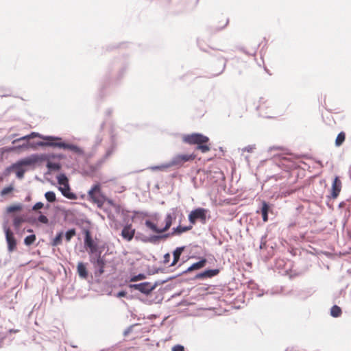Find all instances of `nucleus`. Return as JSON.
<instances>
[{
    "instance_id": "nucleus-1",
    "label": "nucleus",
    "mask_w": 351,
    "mask_h": 351,
    "mask_svg": "<svg viewBox=\"0 0 351 351\" xmlns=\"http://www.w3.org/2000/svg\"><path fill=\"white\" fill-rule=\"evenodd\" d=\"M13 146L7 148L8 151L14 152L21 149H32L36 150L38 147H51L64 150H69L77 156L88 159L92 153H86L80 147L68 143L62 138L56 136H44L36 132L21 136L12 141Z\"/></svg>"
},
{
    "instance_id": "nucleus-2",
    "label": "nucleus",
    "mask_w": 351,
    "mask_h": 351,
    "mask_svg": "<svg viewBox=\"0 0 351 351\" xmlns=\"http://www.w3.org/2000/svg\"><path fill=\"white\" fill-rule=\"evenodd\" d=\"M84 247L89 255V261L93 265L95 277L99 278L104 273L106 260L101 254L104 246L99 245L93 239L91 232L88 229L84 230Z\"/></svg>"
},
{
    "instance_id": "nucleus-3",
    "label": "nucleus",
    "mask_w": 351,
    "mask_h": 351,
    "mask_svg": "<svg viewBox=\"0 0 351 351\" xmlns=\"http://www.w3.org/2000/svg\"><path fill=\"white\" fill-rule=\"evenodd\" d=\"M128 66V60L123 56L116 58L112 60L102 78L100 91L101 92L103 89L111 84L120 81L126 74Z\"/></svg>"
},
{
    "instance_id": "nucleus-4",
    "label": "nucleus",
    "mask_w": 351,
    "mask_h": 351,
    "mask_svg": "<svg viewBox=\"0 0 351 351\" xmlns=\"http://www.w3.org/2000/svg\"><path fill=\"white\" fill-rule=\"evenodd\" d=\"M182 140L186 144L196 145V149L201 151L202 153H206L210 149V146L207 145L209 142V138L203 134L194 132L183 134Z\"/></svg>"
},
{
    "instance_id": "nucleus-5",
    "label": "nucleus",
    "mask_w": 351,
    "mask_h": 351,
    "mask_svg": "<svg viewBox=\"0 0 351 351\" xmlns=\"http://www.w3.org/2000/svg\"><path fill=\"white\" fill-rule=\"evenodd\" d=\"M88 197L89 200L96 204L97 207L102 208L105 202L108 204L114 207L115 204L111 199L107 198L101 191V185L99 182L93 184L90 189L88 191Z\"/></svg>"
},
{
    "instance_id": "nucleus-6",
    "label": "nucleus",
    "mask_w": 351,
    "mask_h": 351,
    "mask_svg": "<svg viewBox=\"0 0 351 351\" xmlns=\"http://www.w3.org/2000/svg\"><path fill=\"white\" fill-rule=\"evenodd\" d=\"M210 210L207 208L198 207L192 210L188 216L190 223L194 225L197 221H199L202 224H206L210 218Z\"/></svg>"
},
{
    "instance_id": "nucleus-7",
    "label": "nucleus",
    "mask_w": 351,
    "mask_h": 351,
    "mask_svg": "<svg viewBox=\"0 0 351 351\" xmlns=\"http://www.w3.org/2000/svg\"><path fill=\"white\" fill-rule=\"evenodd\" d=\"M195 158L194 154H177L174 156L168 162L169 167H181L184 163L192 161Z\"/></svg>"
},
{
    "instance_id": "nucleus-8",
    "label": "nucleus",
    "mask_w": 351,
    "mask_h": 351,
    "mask_svg": "<svg viewBox=\"0 0 351 351\" xmlns=\"http://www.w3.org/2000/svg\"><path fill=\"white\" fill-rule=\"evenodd\" d=\"M273 205L265 200H261L259 204L256 213H261L264 222L269 220V213H272Z\"/></svg>"
},
{
    "instance_id": "nucleus-9",
    "label": "nucleus",
    "mask_w": 351,
    "mask_h": 351,
    "mask_svg": "<svg viewBox=\"0 0 351 351\" xmlns=\"http://www.w3.org/2000/svg\"><path fill=\"white\" fill-rule=\"evenodd\" d=\"M3 230L5 234V240L8 244V250L9 252L14 251L16 248V239L14 237V233L6 226L3 225Z\"/></svg>"
},
{
    "instance_id": "nucleus-10",
    "label": "nucleus",
    "mask_w": 351,
    "mask_h": 351,
    "mask_svg": "<svg viewBox=\"0 0 351 351\" xmlns=\"http://www.w3.org/2000/svg\"><path fill=\"white\" fill-rule=\"evenodd\" d=\"M135 233L136 230L132 228V223L128 221L126 224H124L121 235L124 240L131 241L134 237Z\"/></svg>"
},
{
    "instance_id": "nucleus-11",
    "label": "nucleus",
    "mask_w": 351,
    "mask_h": 351,
    "mask_svg": "<svg viewBox=\"0 0 351 351\" xmlns=\"http://www.w3.org/2000/svg\"><path fill=\"white\" fill-rule=\"evenodd\" d=\"M341 182L338 176H335L332 181L330 195L327 196V199L330 200L331 198H337L341 191Z\"/></svg>"
},
{
    "instance_id": "nucleus-12",
    "label": "nucleus",
    "mask_w": 351,
    "mask_h": 351,
    "mask_svg": "<svg viewBox=\"0 0 351 351\" xmlns=\"http://www.w3.org/2000/svg\"><path fill=\"white\" fill-rule=\"evenodd\" d=\"M207 262L208 261L206 258L202 257L199 261L193 263L186 269L182 271L180 274H186L194 271L199 270L206 265Z\"/></svg>"
},
{
    "instance_id": "nucleus-13",
    "label": "nucleus",
    "mask_w": 351,
    "mask_h": 351,
    "mask_svg": "<svg viewBox=\"0 0 351 351\" xmlns=\"http://www.w3.org/2000/svg\"><path fill=\"white\" fill-rule=\"evenodd\" d=\"M58 190L64 197L69 199L75 200L77 199V195L71 191L69 182L64 184V186H60Z\"/></svg>"
},
{
    "instance_id": "nucleus-14",
    "label": "nucleus",
    "mask_w": 351,
    "mask_h": 351,
    "mask_svg": "<svg viewBox=\"0 0 351 351\" xmlns=\"http://www.w3.org/2000/svg\"><path fill=\"white\" fill-rule=\"evenodd\" d=\"M175 207L171 208L169 211L166 214L165 217V230L167 232L169 230L173 223L176 221Z\"/></svg>"
},
{
    "instance_id": "nucleus-15",
    "label": "nucleus",
    "mask_w": 351,
    "mask_h": 351,
    "mask_svg": "<svg viewBox=\"0 0 351 351\" xmlns=\"http://www.w3.org/2000/svg\"><path fill=\"white\" fill-rule=\"evenodd\" d=\"M36 154L18 160L16 163L19 166H31L37 162Z\"/></svg>"
},
{
    "instance_id": "nucleus-16",
    "label": "nucleus",
    "mask_w": 351,
    "mask_h": 351,
    "mask_svg": "<svg viewBox=\"0 0 351 351\" xmlns=\"http://www.w3.org/2000/svg\"><path fill=\"white\" fill-rule=\"evenodd\" d=\"M186 247L185 246H180L177 247L173 252V261L169 265V267H173L176 266L180 260L181 255L182 252L184 251Z\"/></svg>"
},
{
    "instance_id": "nucleus-17",
    "label": "nucleus",
    "mask_w": 351,
    "mask_h": 351,
    "mask_svg": "<svg viewBox=\"0 0 351 351\" xmlns=\"http://www.w3.org/2000/svg\"><path fill=\"white\" fill-rule=\"evenodd\" d=\"M193 228L191 225L183 226L181 223H178V226L171 229V234L173 236H180L184 232L191 230Z\"/></svg>"
},
{
    "instance_id": "nucleus-18",
    "label": "nucleus",
    "mask_w": 351,
    "mask_h": 351,
    "mask_svg": "<svg viewBox=\"0 0 351 351\" xmlns=\"http://www.w3.org/2000/svg\"><path fill=\"white\" fill-rule=\"evenodd\" d=\"M145 225L147 228H149L153 232L156 234L163 233L166 232L164 226L162 228H158L155 223H154L149 219H146L145 221Z\"/></svg>"
},
{
    "instance_id": "nucleus-19",
    "label": "nucleus",
    "mask_w": 351,
    "mask_h": 351,
    "mask_svg": "<svg viewBox=\"0 0 351 351\" xmlns=\"http://www.w3.org/2000/svg\"><path fill=\"white\" fill-rule=\"evenodd\" d=\"M136 241H142L145 243H152L154 244V237L153 234L150 236H145L142 232H137L135 233L134 237Z\"/></svg>"
},
{
    "instance_id": "nucleus-20",
    "label": "nucleus",
    "mask_w": 351,
    "mask_h": 351,
    "mask_svg": "<svg viewBox=\"0 0 351 351\" xmlns=\"http://www.w3.org/2000/svg\"><path fill=\"white\" fill-rule=\"evenodd\" d=\"M77 271L79 276L82 279H86L88 277V271L86 269V264L80 262L77 266Z\"/></svg>"
},
{
    "instance_id": "nucleus-21",
    "label": "nucleus",
    "mask_w": 351,
    "mask_h": 351,
    "mask_svg": "<svg viewBox=\"0 0 351 351\" xmlns=\"http://www.w3.org/2000/svg\"><path fill=\"white\" fill-rule=\"evenodd\" d=\"M139 291L146 295H149L153 291L152 283L149 282H143L140 283Z\"/></svg>"
},
{
    "instance_id": "nucleus-22",
    "label": "nucleus",
    "mask_w": 351,
    "mask_h": 351,
    "mask_svg": "<svg viewBox=\"0 0 351 351\" xmlns=\"http://www.w3.org/2000/svg\"><path fill=\"white\" fill-rule=\"evenodd\" d=\"M173 236V234H171V231L169 232H163V233H160V234H153V237H154V245H157L159 243V242L162 240V241H165L166 239H167L168 238H169L170 237H172Z\"/></svg>"
},
{
    "instance_id": "nucleus-23",
    "label": "nucleus",
    "mask_w": 351,
    "mask_h": 351,
    "mask_svg": "<svg viewBox=\"0 0 351 351\" xmlns=\"http://www.w3.org/2000/svg\"><path fill=\"white\" fill-rule=\"evenodd\" d=\"M64 237V232L60 231L57 233L56 237L51 240L50 245L53 247H56L62 244Z\"/></svg>"
},
{
    "instance_id": "nucleus-24",
    "label": "nucleus",
    "mask_w": 351,
    "mask_h": 351,
    "mask_svg": "<svg viewBox=\"0 0 351 351\" xmlns=\"http://www.w3.org/2000/svg\"><path fill=\"white\" fill-rule=\"evenodd\" d=\"M46 167L49 171H58L61 169L62 165L60 162H47Z\"/></svg>"
},
{
    "instance_id": "nucleus-25",
    "label": "nucleus",
    "mask_w": 351,
    "mask_h": 351,
    "mask_svg": "<svg viewBox=\"0 0 351 351\" xmlns=\"http://www.w3.org/2000/svg\"><path fill=\"white\" fill-rule=\"evenodd\" d=\"M341 313H342L341 308L339 306L335 304L331 307L330 315L332 317H335V318L339 317L341 316Z\"/></svg>"
},
{
    "instance_id": "nucleus-26",
    "label": "nucleus",
    "mask_w": 351,
    "mask_h": 351,
    "mask_svg": "<svg viewBox=\"0 0 351 351\" xmlns=\"http://www.w3.org/2000/svg\"><path fill=\"white\" fill-rule=\"evenodd\" d=\"M346 139V134L343 132H341L338 134L335 139V145L337 147L341 146Z\"/></svg>"
},
{
    "instance_id": "nucleus-27",
    "label": "nucleus",
    "mask_w": 351,
    "mask_h": 351,
    "mask_svg": "<svg viewBox=\"0 0 351 351\" xmlns=\"http://www.w3.org/2000/svg\"><path fill=\"white\" fill-rule=\"evenodd\" d=\"M175 213L176 219L178 221V223H182V220L184 218L182 209L178 206L175 207Z\"/></svg>"
},
{
    "instance_id": "nucleus-28",
    "label": "nucleus",
    "mask_w": 351,
    "mask_h": 351,
    "mask_svg": "<svg viewBox=\"0 0 351 351\" xmlns=\"http://www.w3.org/2000/svg\"><path fill=\"white\" fill-rule=\"evenodd\" d=\"M45 197L47 200V202L50 203H53L56 201V193L51 191L46 192L45 193Z\"/></svg>"
},
{
    "instance_id": "nucleus-29",
    "label": "nucleus",
    "mask_w": 351,
    "mask_h": 351,
    "mask_svg": "<svg viewBox=\"0 0 351 351\" xmlns=\"http://www.w3.org/2000/svg\"><path fill=\"white\" fill-rule=\"evenodd\" d=\"M25 219H23L22 217L16 216L14 217L13 220V226L15 228V230H19L21 223L25 222Z\"/></svg>"
},
{
    "instance_id": "nucleus-30",
    "label": "nucleus",
    "mask_w": 351,
    "mask_h": 351,
    "mask_svg": "<svg viewBox=\"0 0 351 351\" xmlns=\"http://www.w3.org/2000/svg\"><path fill=\"white\" fill-rule=\"evenodd\" d=\"M206 274L207 278H211L217 276L220 271L219 269H208L204 270Z\"/></svg>"
},
{
    "instance_id": "nucleus-31",
    "label": "nucleus",
    "mask_w": 351,
    "mask_h": 351,
    "mask_svg": "<svg viewBox=\"0 0 351 351\" xmlns=\"http://www.w3.org/2000/svg\"><path fill=\"white\" fill-rule=\"evenodd\" d=\"M76 234V230L75 228H71V229H69L66 232L65 234H64V237H65V240L66 241V242H69L71 239L75 236Z\"/></svg>"
},
{
    "instance_id": "nucleus-32",
    "label": "nucleus",
    "mask_w": 351,
    "mask_h": 351,
    "mask_svg": "<svg viewBox=\"0 0 351 351\" xmlns=\"http://www.w3.org/2000/svg\"><path fill=\"white\" fill-rule=\"evenodd\" d=\"M112 145L110 146V147H109L107 150H106V152L104 156V158L101 160V162H103L106 159H107L109 156H111V154L113 153L114 149H115V144L114 143V140L113 138L112 139Z\"/></svg>"
},
{
    "instance_id": "nucleus-33",
    "label": "nucleus",
    "mask_w": 351,
    "mask_h": 351,
    "mask_svg": "<svg viewBox=\"0 0 351 351\" xmlns=\"http://www.w3.org/2000/svg\"><path fill=\"white\" fill-rule=\"evenodd\" d=\"M36 239V235L34 234L28 235L24 239V244L27 246H30L34 243Z\"/></svg>"
},
{
    "instance_id": "nucleus-34",
    "label": "nucleus",
    "mask_w": 351,
    "mask_h": 351,
    "mask_svg": "<svg viewBox=\"0 0 351 351\" xmlns=\"http://www.w3.org/2000/svg\"><path fill=\"white\" fill-rule=\"evenodd\" d=\"M258 105L256 106V110L262 113L263 109L266 108L267 100L264 97H261L258 101Z\"/></svg>"
},
{
    "instance_id": "nucleus-35",
    "label": "nucleus",
    "mask_w": 351,
    "mask_h": 351,
    "mask_svg": "<svg viewBox=\"0 0 351 351\" xmlns=\"http://www.w3.org/2000/svg\"><path fill=\"white\" fill-rule=\"evenodd\" d=\"M57 180H58V183L60 185V186H64V184H65L66 182H69L68 181V178L66 177V176L65 175V173H60L58 176H57Z\"/></svg>"
},
{
    "instance_id": "nucleus-36",
    "label": "nucleus",
    "mask_w": 351,
    "mask_h": 351,
    "mask_svg": "<svg viewBox=\"0 0 351 351\" xmlns=\"http://www.w3.org/2000/svg\"><path fill=\"white\" fill-rule=\"evenodd\" d=\"M168 168H169L168 162L162 164L160 165L152 166L149 167V169L152 171H164Z\"/></svg>"
},
{
    "instance_id": "nucleus-37",
    "label": "nucleus",
    "mask_w": 351,
    "mask_h": 351,
    "mask_svg": "<svg viewBox=\"0 0 351 351\" xmlns=\"http://www.w3.org/2000/svg\"><path fill=\"white\" fill-rule=\"evenodd\" d=\"M219 60H222L223 61V65H222V68L220 70V71H219L218 73H215V74H212L210 76H209L210 78L219 75L220 74H221L223 72V71L226 69V63H227L228 60L226 58L222 57V56L219 58Z\"/></svg>"
},
{
    "instance_id": "nucleus-38",
    "label": "nucleus",
    "mask_w": 351,
    "mask_h": 351,
    "mask_svg": "<svg viewBox=\"0 0 351 351\" xmlns=\"http://www.w3.org/2000/svg\"><path fill=\"white\" fill-rule=\"evenodd\" d=\"M14 169H16V176L17 178L22 179L24 177V174L25 172V169L23 168L22 166H19L18 167H14Z\"/></svg>"
},
{
    "instance_id": "nucleus-39",
    "label": "nucleus",
    "mask_w": 351,
    "mask_h": 351,
    "mask_svg": "<svg viewBox=\"0 0 351 351\" xmlns=\"http://www.w3.org/2000/svg\"><path fill=\"white\" fill-rule=\"evenodd\" d=\"M22 210L21 204L11 205L7 208V213H11L16 211H20Z\"/></svg>"
},
{
    "instance_id": "nucleus-40",
    "label": "nucleus",
    "mask_w": 351,
    "mask_h": 351,
    "mask_svg": "<svg viewBox=\"0 0 351 351\" xmlns=\"http://www.w3.org/2000/svg\"><path fill=\"white\" fill-rule=\"evenodd\" d=\"M208 279L206 277V274L205 271L196 274L193 278H189V280H205Z\"/></svg>"
},
{
    "instance_id": "nucleus-41",
    "label": "nucleus",
    "mask_w": 351,
    "mask_h": 351,
    "mask_svg": "<svg viewBox=\"0 0 351 351\" xmlns=\"http://www.w3.org/2000/svg\"><path fill=\"white\" fill-rule=\"evenodd\" d=\"M114 210L117 214H121V215H125L127 213H130L128 210L123 208L121 205L116 204L114 205Z\"/></svg>"
},
{
    "instance_id": "nucleus-42",
    "label": "nucleus",
    "mask_w": 351,
    "mask_h": 351,
    "mask_svg": "<svg viewBox=\"0 0 351 351\" xmlns=\"http://www.w3.org/2000/svg\"><path fill=\"white\" fill-rule=\"evenodd\" d=\"M145 278H146L145 274H138L137 275L132 276L130 279V282H136V281L144 280Z\"/></svg>"
},
{
    "instance_id": "nucleus-43",
    "label": "nucleus",
    "mask_w": 351,
    "mask_h": 351,
    "mask_svg": "<svg viewBox=\"0 0 351 351\" xmlns=\"http://www.w3.org/2000/svg\"><path fill=\"white\" fill-rule=\"evenodd\" d=\"M37 156V162L39 161H49L50 157L49 154H36Z\"/></svg>"
},
{
    "instance_id": "nucleus-44",
    "label": "nucleus",
    "mask_w": 351,
    "mask_h": 351,
    "mask_svg": "<svg viewBox=\"0 0 351 351\" xmlns=\"http://www.w3.org/2000/svg\"><path fill=\"white\" fill-rule=\"evenodd\" d=\"M39 213H40V215L37 218L38 221H39L40 223H42L43 224H48L49 219H48L47 217L45 216V215L42 214L41 212H39Z\"/></svg>"
},
{
    "instance_id": "nucleus-45",
    "label": "nucleus",
    "mask_w": 351,
    "mask_h": 351,
    "mask_svg": "<svg viewBox=\"0 0 351 351\" xmlns=\"http://www.w3.org/2000/svg\"><path fill=\"white\" fill-rule=\"evenodd\" d=\"M50 160L51 159H58L63 160L65 159L66 156L63 154H49Z\"/></svg>"
},
{
    "instance_id": "nucleus-46",
    "label": "nucleus",
    "mask_w": 351,
    "mask_h": 351,
    "mask_svg": "<svg viewBox=\"0 0 351 351\" xmlns=\"http://www.w3.org/2000/svg\"><path fill=\"white\" fill-rule=\"evenodd\" d=\"M14 190V187L12 186H8L7 187H5L1 191V195L4 196L10 193H11Z\"/></svg>"
},
{
    "instance_id": "nucleus-47",
    "label": "nucleus",
    "mask_w": 351,
    "mask_h": 351,
    "mask_svg": "<svg viewBox=\"0 0 351 351\" xmlns=\"http://www.w3.org/2000/svg\"><path fill=\"white\" fill-rule=\"evenodd\" d=\"M256 149V145L253 144V145H249L247 146H245L243 148L241 149V151L243 152H253V151Z\"/></svg>"
},
{
    "instance_id": "nucleus-48",
    "label": "nucleus",
    "mask_w": 351,
    "mask_h": 351,
    "mask_svg": "<svg viewBox=\"0 0 351 351\" xmlns=\"http://www.w3.org/2000/svg\"><path fill=\"white\" fill-rule=\"evenodd\" d=\"M14 167H17V165L16 163H14L12 165H11L10 166L8 167L5 169V171L3 173L4 176H8L10 172L14 169Z\"/></svg>"
},
{
    "instance_id": "nucleus-49",
    "label": "nucleus",
    "mask_w": 351,
    "mask_h": 351,
    "mask_svg": "<svg viewBox=\"0 0 351 351\" xmlns=\"http://www.w3.org/2000/svg\"><path fill=\"white\" fill-rule=\"evenodd\" d=\"M165 270V269L163 268H160V267H158V268H153V269H151L148 271V274L149 275H154L155 274H158L159 272H163Z\"/></svg>"
},
{
    "instance_id": "nucleus-50",
    "label": "nucleus",
    "mask_w": 351,
    "mask_h": 351,
    "mask_svg": "<svg viewBox=\"0 0 351 351\" xmlns=\"http://www.w3.org/2000/svg\"><path fill=\"white\" fill-rule=\"evenodd\" d=\"M44 207V204L41 202H36L33 206H32V210L36 211L39 209H41Z\"/></svg>"
},
{
    "instance_id": "nucleus-51",
    "label": "nucleus",
    "mask_w": 351,
    "mask_h": 351,
    "mask_svg": "<svg viewBox=\"0 0 351 351\" xmlns=\"http://www.w3.org/2000/svg\"><path fill=\"white\" fill-rule=\"evenodd\" d=\"M128 214H129V213H127L125 215H122L123 221L125 224H126V222H128V221L132 223V221L134 219V216L130 217Z\"/></svg>"
},
{
    "instance_id": "nucleus-52",
    "label": "nucleus",
    "mask_w": 351,
    "mask_h": 351,
    "mask_svg": "<svg viewBox=\"0 0 351 351\" xmlns=\"http://www.w3.org/2000/svg\"><path fill=\"white\" fill-rule=\"evenodd\" d=\"M165 279L164 280H158L154 284H152V287L153 288V291L159 285L166 283Z\"/></svg>"
},
{
    "instance_id": "nucleus-53",
    "label": "nucleus",
    "mask_w": 351,
    "mask_h": 351,
    "mask_svg": "<svg viewBox=\"0 0 351 351\" xmlns=\"http://www.w3.org/2000/svg\"><path fill=\"white\" fill-rule=\"evenodd\" d=\"M266 237H267L266 234L261 237V243H260L261 249H264L266 247Z\"/></svg>"
},
{
    "instance_id": "nucleus-54",
    "label": "nucleus",
    "mask_w": 351,
    "mask_h": 351,
    "mask_svg": "<svg viewBox=\"0 0 351 351\" xmlns=\"http://www.w3.org/2000/svg\"><path fill=\"white\" fill-rule=\"evenodd\" d=\"M170 257H171V256H170V254L169 252L165 254L164 256H163L162 263L164 264H165V265L168 264L169 263V261H170Z\"/></svg>"
},
{
    "instance_id": "nucleus-55",
    "label": "nucleus",
    "mask_w": 351,
    "mask_h": 351,
    "mask_svg": "<svg viewBox=\"0 0 351 351\" xmlns=\"http://www.w3.org/2000/svg\"><path fill=\"white\" fill-rule=\"evenodd\" d=\"M172 351H184V348L183 346L178 344L172 348Z\"/></svg>"
},
{
    "instance_id": "nucleus-56",
    "label": "nucleus",
    "mask_w": 351,
    "mask_h": 351,
    "mask_svg": "<svg viewBox=\"0 0 351 351\" xmlns=\"http://www.w3.org/2000/svg\"><path fill=\"white\" fill-rule=\"evenodd\" d=\"M128 287L131 289L137 290L139 291L140 283L138 284H129Z\"/></svg>"
},
{
    "instance_id": "nucleus-57",
    "label": "nucleus",
    "mask_w": 351,
    "mask_h": 351,
    "mask_svg": "<svg viewBox=\"0 0 351 351\" xmlns=\"http://www.w3.org/2000/svg\"><path fill=\"white\" fill-rule=\"evenodd\" d=\"M134 325H131L129 327H128L123 332V335L127 336L128 335L132 330L133 327Z\"/></svg>"
},
{
    "instance_id": "nucleus-58",
    "label": "nucleus",
    "mask_w": 351,
    "mask_h": 351,
    "mask_svg": "<svg viewBox=\"0 0 351 351\" xmlns=\"http://www.w3.org/2000/svg\"><path fill=\"white\" fill-rule=\"evenodd\" d=\"M126 295H127V291H123V290H121V291H119L116 294V296L117 298H123V297H126Z\"/></svg>"
},
{
    "instance_id": "nucleus-59",
    "label": "nucleus",
    "mask_w": 351,
    "mask_h": 351,
    "mask_svg": "<svg viewBox=\"0 0 351 351\" xmlns=\"http://www.w3.org/2000/svg\"><path fill=\"white\" fill-rule=\"evenodd\" d=\"M182 274H180V273H179V274H178L175 275V276H169V277L165 279V280H166V282H169V281H170V280H173V279L176 278H177V277H178V276H182Z\"/></svg>"
},
{
    "instance_id": "nucleus-60",
    "label": "nucleus",
    "mask_w": 351,
    "mask_h": 351,
    "mask_svg": "<svg viewBox=\"0 0 351 351\" xmlns=\"http://www.w3.org/2000/svg\"><path fill=\"white\" fill-rule=\"evenodd\" d=\"M102 141V137L99 135L97 136H96V138H95V146H97L98 145L100 144V143Z\"/></svg>"
},
{
    "instance_id": "nucleus-61",
    "label": "nucleus",
    "mask_w": 351,
    "mask_h": 351,
    "mask_svg": "<svg viewBox=\"0 0 351 351\" xmlns=\"http://www.w3.org/2000/svg\"><path fill=\"white\" fill-rule=\"evenodd\" d=\"M240 50L243 52L244 53L249 55V56H254L256 54V51H254L253 53H249L247 52L244 48H240Z\"/></svg>"
},
{
    "instance_id": "nucleus-62",
    "label": "nucleus",
    "mask_w": 351,
    "mask_h": 351,
    "mask_svg": "<svg viewBox=\"0 0 351 351\" xmlns=\"http://www.w3.org/2000/svg\"><path fill=\"white\" fill-rule=\"evenodd\" d=\"M228 22H229V20L226 19V23L220 28H218L217 30L219 31V30L223 29L228 25Z\"/></svg>"
},
{
    "instance_id": "nucleus-63",
    "label": "nucleus",
    "mask_w": 351,
    "mask_h": 351,
    "mask_svg": "<svg viewBox=\"0 0 351 351\" xmlns=\"http://www.w3.org/2000/svg\"><path fill=\"white\" fill-rule=\"evenodd\" d=\"M106 114H107L108 116H110V115L111 114V113H112V110H111V109H108V110H106Z\"/></svg>"
},
{
    "instance_id": "nucleus-64",
    "label": "nucleus",
    "mask_w": 351,
    "mask_h": 351,
    "mask_svg": "<svg viewBox=\"0 0 351 351\" xmlns=\"http://www.w3.org/2000/svg\"><path fill=\"white\" fill-rule=\"evenodd\" d=\"M345 204H346L345 202H342L339 203V207L343 208L345 206Z\"/></svg>"
}]
</instances>
